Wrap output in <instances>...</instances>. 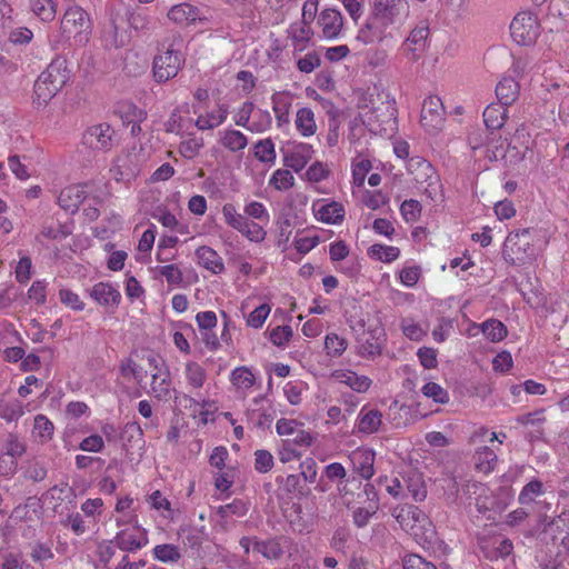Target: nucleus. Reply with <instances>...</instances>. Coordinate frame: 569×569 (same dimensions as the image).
<instances>
[{
    "label": "nucleus",
    "instance_id": "nucleus-1",
    "mask_svg": "<svg viewBox=\"0 0 569 569\" xmlns=\"http://www.w3.org/2000/svg\"><path fill=\"white\" fill-rule=\"evenodd\" d=\"M538 230L523 228L511 231L503 243L502 254L511 266H520L531 262L536 257L535 240Z\"/></svg>",
    "mask_w": 569,
    "mask_h": 569
},
{
    "label": "nucleus",
    "instance_id": "nucleus-2",
    "mask_svg": "<svg viewBox=\"0 0 569 569\" xmlns=\"http://www.w3.org/2000/svg\"><path fill=\"white\" fill-rule=\"evenodd\" d=\"M180 44V37H173L167 47L163 42L162 48L158 49L152 62V72L157 82L173 79L182 69L186 58L179 49Z\"/></svg>",
    "mask_w": 569,
    "mask_h": 569
},
{
    "label": "nucleus",
    "instance_id": "nucleus-3",
    "mask_svg": "<svg viewBox=\"0 0 569 569\" xmlns=\"http://www.w3.org/2000/svg\"><path fill=\"white\" fill-rule=\"evenodd\" d=\"M372 13L381 38L391 37L392 30L408 16L409 3L407 0H375Z\"/></svg>",
    "mask_w": 569,
    "mask_h": 569
},
{
    "label": "nucleus",
    "instance_id": "nucleus-4",
    "mask_svg": "<svg viewBox=\"0 0 569 569\" xmlns=\"http://www.w3.org/2000/svg\"><path fill=\"white\" fill-rule=\"evenodd\" d=\"M61 30L67 39L74 40V44L86 46L92 33L89 14L79 6L69 7L61 19Z\"/></svg>",
    "mask_w": 569,
    "mask_h": 569
},
{
    "label": "nucleus",
    "instance_id": "nucleus-5",
    "mask_svg": "<svg viewBox=\"0 0 569 569\" xmlns=\"http://www.w3.org/2000/svg\"><path fill=\"white\" fill-rule=\"evenodd\" d=\"M407 170L418 184L425 186V193L430 199H435L440 187V179L432 164L423 158L412 157L407 163Z\"/></svg>",
    "mask_w": 569,
    "mask_h": 569
},
{
    "label": "nucleus",
    "instance_id": "nucleus-6",
    "mask_svg": "<svg viewBox=\"0 0 569 569\" xmlns=\"http://www.w3.org/2000/svg\"><path fill=\"white\" fill-rule=\"evenodd\" d=\"M81 142L91 150L108 152L118 143V139L114 129L102 122L87 128Z\"/></svg>",
    "mask_w": 569,
    "mask_h": 569
},
{
    "label": "nucleus",
    "instance_id": "nucleus-7",
    "mask_svg": "<svg viewBox=\"0 0 569 569\" xmlns=\"http://www.w3.org/2000/svg\"><path fill=\"white\" fill-rule=\"evenodd\" d=\"M539 22L537 17L528 11L519 12L510 24L512 39L521 46H530L539 36Z\"/></svg>",
    "mask_w": 569,
    "mask_h": 569
},
{
    "label": "nucleus",
    "instance_id": "nucleus-8",
    "mask_svg": "<svg viewBox=\"0 0 569 569\" xmlns=\"http://www.w3.org/2000/svg\"><path fill=\"white\" fill-rule=\"evenodd\" d=\"M392 516L403 530L413 531L415 535H417L415 529H422L429 525V518L426 512L419 507L409 503L396 507Z\"/></svg>",
    "mask_w": 569,
    "mask_h": 569
},
{
    "label": "nucleus",
    "instance_id": "nucleus-9",
    "mask_svg": "<svg viewBox=\"0 0 569 569\" xmlns=\"http://www.w3.org/2000/svg\"><path fill=\"white\" fill-rule=\"evenodd\" d=\"M445 107L438 96L425 99L421 109V124L429 131L438 130L445 121Z\"/></svg>",
    "mask_w": 569,
    "mask_h": 569
},
{
    "label": "nucleus",
    "instance_id": "nucleus-10",
    "mask_svg": "<svg viewBox=\"0 0 569 569\" xmlns=\"http://www.w3.org/2000/svg\"><path fill=\"white\" fill-rule=\"evenodd\" d=\"M148 533L140 527L127 528L117 533L114 543L123 551L134 552L148 543Z\"/></svg>",
    "mask_w": 569,
    "mask_h": 569
},
{
    "label": "nucleus",
    "instance_id": "nucleus-11",
    "mask_svg": "<svg viewBox=\"0 0 569 569\" xmlns=\"http://www.w3.org/2000/svg\"><path fill=\"white\" fill-rule=\"evenodd\" d=\"M428 36L429 27L425 22H420L415 29L411 30L410 34L403 43V49L408 52L407 54L410 60H417L425 51Z\"/></svg>",
    "mask_w": 569,
    "mask_h": 569
},
{
    "label": "nucleus",
    "instance_id": "nucleus-12",
    "mask_svg": "<svg viewBox=\"0 0 569 569\" xmlns=\"http://www.w3.org/2000/svg\"><path fill=\"white\" fill-rule=\"evenodd\" d=\"M375 451L367 448H358L350 455L353 470L366 480H369L375 475Z\"/></svg>",
    "mask_w": 569,
    "mask_h": 569
},
{
    "label": "nucleus",
    "instance_id": "nucleus-13",
    "mask_svg": "<svg viewBox=\"0 0 569 569\" xmlns=\"http://www.w3.org/2000/svg\"><path fill=\"white\" fill-rule=\"evenodd\" d=\"M282 151L284 152V166L291 168L296 172L301 171L313 154L312 146L303 142L295 144L291 151H284L283 149Z\"/></svg>",
    "mask_w": 569,
    "mask_h": 569
},
{
    "label": "nucleus",
    "instance_id": "nucleus-14",
    "mask_svg": "<svg viewBox=\"0 0 569 569\" xmlns=\"http://www.w3.org/2000/svg\"><path fill=\"white\" fill-rule=\"evenodd\" d=\"M148 362L153 367L157 372L152 373L151 391L159 400H168L170 397V373L166 370L164 373L159 369L158 359L153 356L148 357Z\"/></svg>",
    "mask_w": 569,
    "mask_h": 569
},
{
    "label": "nucleus",
    "instance_id": "nucleus-15",
    "mask_svg": "<svg viewBox=\"0 0 569 569\" xmlns=\"http://www.w3.org/2000/svg\"><path fill=\"white\" fill-rule=\"evenodd\" d=\"M318 23L327 39L337 38L343 26L342 16L336 9H325L319 16Z\"/></svg>",
    "mask_w": 569,
    "mask_h": 569
},
{
    "label": "nucleus",
    "instance_id": "nucleus-16",
    "mask_svg": "<svg viewBox=\"0 0 569 569\" xmlns=\"http://www.w3.org/2000/svg\"><path fill=\"white\" fill-rule=\"evenodd\" d=\"M86 198L87 193L84 187L70 186L61 190L58 197V203L63 210L74 213Z\"/></svg>",
    "mask_w": 569,
    "mask_h": 569
},
{
    "label": "nucleus",
    "instance_id": "nucleus-17",
    "mask_svg": "<svg viewBox=\"0 0 569 569\" xmlns=\"http://www.w3.org/2000/svg\"><path fill=\"white\" fill-rule=\"evenodd\" d=\"M42 79L48 80L53 87L62 89V87L69 80V71L67 69V61L61 58H57L51 61L44 71L40 73Z\"/></svg>",
    "mask_w": 569,
    "mask_h": 569
},
{
    "label": "nucleus",
    "instance_id": "nucleus-18",
    "mask_svg": "<svg viewBox=\"0 0 569 569\" xmlns=\"http://www.w3.org/2000/svg\"><path fill=\"white\" fill-rule=\"evenodd\" d=\"M382 425V413L378 409L363 407L357 419V429L360 433L371 435Z\"/></svg>",
    "mask_w": 569,
    "mask_h": 569
},
{
    "label": "nucleus",
    "instance_id": "nucleus-19",
    "mask_svg": "<svg viewBox=\"0 0 569 569\" xmlns=\"http://www.w3.org/2000/svg\"><path fill=\"white\" fill-rule=\"evenodd\" d=\"M90 296L104 307H118L121 300L120 292L111 284L104 282L96 283L90 291Z\"/></svg>",
    "mask_w": 569,
    "mask_h": 569
},
{
    "label": "nucleus",
    "instance_id": "nucleus-20",
    "mask_svg": "<svg viewBox=\"0 0 569 569\" xmlns=\"http://www.w3.org/2000/svg\"><path fill=\"white\" fill-rule=\"evenodd\" d=\"M196 257L198 263L211 271L214 274H219L224 271V263L219 253L210 247L202 246L196 250Z\"/></svg>",
    "mask_w": 569,
    "mask_h": 569
},
{
    "label": "nucleus",
    "instance_id": "nucleus-21",
    "mask_svg": "<svg viewBox=\"0 0 569 569\" xmlns=\"http://www.w3.org/2000/svg\"><path fill=\"white\" fill-rule=\"evenodd\" d=\"M119 439L122 442V448L129 451L132 448H142L144 445L143 431L140 425L136 421L127 422L121 432Z\"/></svg>",
    "mask_w": 569,
    "mask_h": 569
},
{
    "label": "nucleus",
    "instance_id": "nucleus-22",
    "mask_svg": "<svg viewBox=\"0 0 569 569\" xmlns=\"http://www.w3.org/2000/svg\"><path fill=\"white\" fill-rule=\"evenodd\" d=\"M472 461L478 472L488 475L495 470L498 456L491 448L483 446L476 450L472 456Z\"/></svg>",
    "mask_w": 569,
    "mask_h": 569
},
{
    "label": "nucleus",
    "instance_id": "nucleus-23",
    "mask_svg": "<svg viewBox=\"0 0 569 569\" xmlns=\"http://www.w3.org/2000/svg\"><path fill=\"white\" fill-rule=\"evenodd\" d=\"M199 9L186 2L173 6L168 12V18L178 24L193 23L199 19Z\"/></svg>",
    "mask_w": 569,
    "mask_h": 569
},
{
    "label": "nucleus",
    "instance_id": "nucleus-24",
    "mask_svg": "<svg viewBox=\"0 0 569 569\" xmlns=\"http://www.w3.org/2000/svg\"><path fill=\"white\" fill-rule=\"evenodd\" d=\"M507 107L502 103H491L483 111V122L488 130L501 129L507 120Z\"/></svg>",
    "mask_w": 569,
    "mask_h": 569
},
{
    "label": "nucleus",
    "instance_id": "nucleus-25",
    "mask_svg": "<svg viewBox=\"0 0 569 569\" xmlns=\"http://www.w3.org/2000/svg\"><path fill=\"white\" fill-rule=\"evenodd\" d=\"M519 84L511 78H503L496 87L497 99L502 106H511L519 96Z\"/></svg>",
    "mask_w": 569,
    "mask_h": 569
},
{
    "label": "nucleus",
    "instance_id": "nucleus-26",
    "mask_svg": "<svg viewBox=\"0 0 569 569\" xmlns=\"http://www.w3.org/2000/svg\"><path fill=\"white\" fill-rule=\"evenodd\" d=\"M332 376L341 383L349 386L357 392H366L371 385V380L366 376H358L353 371L336 370Z\"/></svg>",
    "mask_w": 569,
    "mask_h": 569
},
{
    "label": "nucleus",
    "instance_id": "nucleus-27",
    "mask_svg": "<svg viewBox=\"0 0 569 569\" xmlns=\"http://www.w3.org/2000/svg\"><path fill=\"white\" fill-rule=\"evenodd\" d=\"M545 530L553 533V540H560L565 547L569 546V512L555 517Z\"/></svg>",
    "mask_w": 569,
    "mask_h": 569
},
{
    "label": "nucleus",
    "instance_id": "nucleus-28",
    "mask_svg": "<svg viewBox=\"0 0 569 569\" xmlns=\"http://www.w3.org/2000/svg\"><path fill=\"white\" fill-rule=\"evenodd\" d=\"M272 100V109L276 114L278 127H282L283 124H288L289 120V110L291 107V99L286 93H274L271 97Z\"/></svg>",
    "mask_w": 569,
    "mask_h": 569
},
{
    "label": "nucleus",
    "instance_id": "nucleus-29",
    "mask_svg": "<svg viewBox=\"0 0 569 569\" xmlns=\"http://www.w3.org/2000/svg\"><path fill=\"white\" fill-rule=\"evenodd\" d=\"M253 551L261 553L267 559H280L283 555V548L277 538L259 540L254 538Z\"/></svg>",
    "mask_w": 569,
    "mask_h": 569
},
{
    "label": "nucleus",
    "instance_id": "nucleus-30",
    "mask_svg": "<svg viewBox=\"0 0 569 569\" xmlns=\"http://www.w3.org/2000/svg\"><path fill=\"white\" fill-rule=\"evenodd\" d=\"M296 128L303 137L313 136L317 131L315 113L310 108H301L297 111Z\"/></svg>",
    "mask_w": 569,
    "mask_h": 569
},
{
    "label": "nucleus",
    "instance_id": "nucleus-31",
    "mask_svg": "<svg viewBox=\"0 0 569 569\" xmlns=\"http://www.w3.org/2000/svg\"><path fill=\"white\" fill-rule=\"evenodd\" d=\"M358 353L363 358H370L380 355L381 346L373 331L363 332L358 337Z\"/></svg>",
    "mask_w": 569,
    "mask_h": 569
},
{
    "label": "nucleus",
    "instance_id": "nucleus-32",
    "mask_svg": "<svg viewBox=\"0 0 569 569\" xmlns=\"http://www.w3.org/2000/svg\"><path fill=\"white\" fill-rule=\"evenodd\" d=\"M317 214L319 220L322 222L335 224L342 221L345 217V210L340 203L332 201L330 203L322 204L317 210Z\"/></svg>",
    "mask_w": 569,
    "mask_h": 569
},
{
    "label": "nucleus",
    "instance_id": "nucleus-33",
    "mask_svg": "<svg viewBox=\"0 0 569 569\" xmlns=\"http://www.w3.org/2000/svg\"><path fill=\"white\" fill-rule=\"evenodd\" d=\"M61 89L50 84L41 76L34 82V97L39 106L47 104Z\"/></svg>",
    "mask_w": 569,
    "mask_h": 569
},
{
    "label": "nucleus",
    "instance_id": "nucleus-34",
    "mask_svg": "<svg viewBox=\"0 0 569 569\" xmlns=\"http://www.w3.org/2000/svg\"><path fill=\"white\" fill-rule=\"evenodd\" d=\"M406 488L415 501H423L427 487L420 473L412 472L405 479Z\"/></svg>",
    "mask_w": 569,
    "mask_h": 569
},
{
    "label": "nucleus",
    "instance_id": "nucleus-35",
    "mask_svg": "<svg viewBox=\"0 0 569 569\" xmlns=\"http://www.w3.org/2000/svg\"><path fill=\"white\" fill-rule=\"evenodd\" d=\"M289 34L293 42L299 46V49L302 50L306 47V43L310 40L312 36V30L309 24V21L301 20L300 22L292 23L289 28Z\"/></svg>",
    "mask_w": 569,
    "mask_h": 569
},
{
    "label": "nucleus",
    "instance_id": "nucleus-36",
    "mask_svg": "<svg viewBox=\"0 0 569 569\" xmlns=\"http://www.w3.org/2000/svg\"><path fill=\"white\" fill-rule=\"evenodd\" d=\"M512 542L509 539L495 538L489 545L483 546L482 549L486 551L488 558H505L512 551Z\"/></svg>",
    "mask_w": 569,
    "mask_h": 569
},
{
    "label": "nucleus",
    "instance_id": "nucleus-37",
    "mask_svg": "<svg viewBox=\"0 0 569 569\" xmlns=\"http://www.w3.org/2000/svg\"><path fill=\"white\" fill-rule=\"evenodd\" d=\"M221 144L232 152L242 150L248 144L247 137L238 130H226L220 140Z\"/></svg>",
    "mask_w": 569,
    "mask_h": 569
},
{
    "label": "nucleus",
    "instance_id": "nucleus-38",
    "mask_svg": "<svg viewBox=\"0 0 569 569\" xmlns=\"http://www.w3.org/2000/svg\"><path fill=\"white\" fill-rule=\"evenodd\" d=\"M481 331L492 342L501 341L508 333L507 327L497 319L485 321L481 325Z\"/></svg>",
    "mask_w": 569,
    "mask_h": 569
},
{
    "label": "nucleus",
    "instance_id": "nucleus-39",
    "mask_svg": "<svg viewBox=\"0 0 569 569\" xmlns=\"http://www.w3.org/2000/svg\"><path fill=\"white\" fill-rule=\"evenodd\" d=\"M543 493V485L540 480L533 479L523 486L519 495V503L522 506L535 502L536 498Z\"/></svg>",
    "mask_w": 569,
    "mask_h": 569
},
{
    "label": "nucleus",
    "instance_id": "nucleus-40",
    "mask_svg": "<svg viewBox=\"0 0 569 569\" xmlns=\"http://www.w3.org/2000/svg\"><path fill=\"white\" fill-rule=\"evenodd\" d=\"M152 552L154 558L162 562H177L181 558L179 547L172 543L158 545Z\"/></svg>",
    "mask_w": 569,
    "mask_h": 569
},
{
    "label": "nucleus",
    "instance_id": "nucleus-41",
    "mask_svg": "<svg viewBox=\"0 0 569 569\" xmlns=\"http://www.w3.org/2000/svg\"><path fill=\"white\" fill-rule=\"evenodd\" d=\"M186 378L191 387L201 388L207 380V372L199 363L190 361L186 365Z\"/></svg>",
    "mask_w": 569,
    "mask_h": 569
},
{
    "label": "nucleus",
    "instance_id": "nucleus-42",
    "mask_svg": "<svg viewBox=\"0 0 569 569\" xmlns=\"http://www.w3.org/2000/svg\"><path fill=\"white\" fill-rule=\"evenodd\" d=\"M53 423L43 415H38L34 418L33 436L39 438L41 442L48 441L53 435Z\"/></svg>",
    "mask_w": 569,
    "mask_h": 569
},
{
    "label": "nucleus",
    "instance_id": "nucleus-43",
    "mask_svg": "<svg viewBox=\"0 0 569 569\" xmlns=\"http://www.w3.org/2000/svg\"><path fill=\"white\" fill-rule=\"evenodd\" d=\"M31 10L42 21H51L56 17V4L52 0H33Z\"/></svg>",
    "mask_w": 569,
    "mask_h": 569
},
{
    "label": "nucleus",
    "instance_id": "nucleus-44",
    "mask_svg": "<svg viewBox=\"0 0 569 569\" xmlns=\"http://www.w3.org/2000/svg\"><path fill=\"white\" fill-rule=\"evenodd\" d=\"M368 252L371 257H375L383 262H392L400 254L399 248L392 246H383L379 243L372 244L369 248Z\"/></svg>",
    "mask_w": 569,
    "mask_h": 569
},
{
    "label": "nucleus",
    "instance_id": "nucleus-45",
    "mask_svg": "<svg viewBox=\"0 0 569 569\" xmlns=\"http://www.w3.org/2000/svg\"><path fill=\"white\" fill-rule=\"evenodd\" d=\"M222 214L226 223L237 231L240 232L246 227L248 218L239 213L233 204L226 203L222 208Z\"/></svg>",
    "mask_w": 569,
    "mask_h": 569
},
{
    "label": "nucleus",
    "instance_id": "nucleus-46",
    "mask_svg": "<svg viewBox=\"0 0 569 569\" xmlns=\"http://www.w3.org/2000/svg\"><path fill=\"white\" fill-rule=\"evenodd\" d=\"M254 376L247 367H238L231 372V382L241 389H250L254 385Z\"/></svg>",
    "mask_w": 569,
    "mask_h": 569
},
{
    "label": "nucleus",
    "instance_id": "nucleus-47",
    "mask_svg": "<svg viewBox=\"0 0 569 569\" xmlns=\"http://www.w3.org/2000/svg\"><path fill=\"white\" fill-rule=\"evenodd\" d=\"M254 156L261 162H273L276 159L274 143L271 139L259 140L254 144Z\"/></svg>",
    "mask_w": 569,
    "mask_h": 569
},
{
    "label": "nucleus",
    "instance_id": "nucleus-48",
    "mask_svg": "<svg viewBox=\"0 0 569 569\" xmlns=\"http://www.w3.org/2000/svg\"><path fill=\"white\" fill-rule=\"evenodd\" d=\"M379 509L376 508V502H372L367 506L358 507L353 510L352 520L356 527L363 528L366 527L370 518L378 512Z\"/></svg>",
    "mask_w": 569,
    "mask_h": 569
},
{
    "label": "nucleus",
    "instance_id": "nucleus-49",
    "mask_svg": "<svg viewBox=\"0 0 569 569\" xmlns=\"http://www.w3.org/2000/svg\"><path fill=\"white\" fill-rule=\"evenodd\" d=\"M26 452V445L14 433H9L4 440L3 453L18 459Z\"/></svg>",
    "mask_w": 569,
    "mask_h": 569
},
{
    "label": "nucleus",
    "instance_id": "nucleus-50",
    "mask_svg": "<svg viewBox=\"0 0 569 569\" xmlns=\"http://www.w3.org/2000/svg\"><path fill=\"white\" fill-rule=\"evenodd\" d=\"M23 412V406L19 400L0 403V417L8 422L17 421Z\"/></svg>",
    "mask_w": 569,
    "mask_h": 569
},
{
    "label": "nucleus",
    "instance_id": "nucleus-51",
    "mask_svg": "<svg viewBox=\"0 0 569 569\" xmlns=\"http://www.w3.org/2000/svg\"><path fill=\"white\" fill-rule=\"evenodd\" d=\"M421 392L427 398H431L437 403H447L449 401V393L440 385L436 382H427Z\"/></svg>",
    "mask_w": 569,
    "mask_h": 569
},
{
    "label": "nucleus",
    "instance_id": "nucleus-52",
    "mask_svg": "<svg viewBox=\"0 0 569 569\" xmlns=\"http://www.w3.org/2000/svg\"><path fill=\"white\" fill-rule=\"evenodd\" d=\"M269 183L277 190H288L293 186L295 178L289 170L278 169L273 172Z\"/></svg>",
    "mask_w": 569,
    "mask_h": 569
},
{
    "label": "nucleus",
    "instance_id": "nucleus-53",
    "mask_svg": "<svg viewBox=\"0 0 569 569\" xmlns=\"http://www.w3.org/2000/svg\"><path fill=\"white\" fill-rule=\"evenodd\" d=\"M325 348L329 356L339 357L347 348V341L337 333H329L325 339Z\"/></svg>",
    "mask_w": 569,
    "mask_h": 569
},
{
    "label": "nucleus",
    "instance_id": "nucleus-54",
    "mask_svg": "<svg viewBox=\"0 0 569 569\" xmlns=\"http://www.w3.org/2000/svg\"><path fill=\"white\" fill-rule=\"evenodd\" d=\"M277 482H282L283 490L288 493H298L300 496H307L309 493V489H305L301 486L299 475H289L284 479L282 477H278Z\"/></svg>",
    "mask_w": 569,
    "mask_h": 569
},
{
    "label": "nucleus",
    "instance_id": "nucleus-55",
    "mask_svg": "<svg viewBox=\"0 0 569 569\" xmlns=\"http://www.w3.org/2000/svg\"><path fill=\"white\" fill-rule=\"evenodd\" d=\"M422 207L418 200H405L400 206V212L403 219L409 221H417L421 214Z\"/></svg>",
    "mask_w": 569,
    "mask_h": 569
},
{
    "label": "nucleus",
    "instance_id": "nucleus-56",
    "mask_svg": "<svg viewBox=\"0 0 569 569\" xmlns=\"http://www.w3.org/2000/svg\"><path fill=\"white\" fill-rule=\"evenodd\" d=\"M72 232L70 226L68 224H58L57 227L53 226H43L41 229V236H43L47 239L52 240H63L68 236H70Z\"/></svg>",
    "mask_w": 569,
    "mask_h": 569
},
{
    "label": "nucleus",
    "instance_id": "nucleus-57",
    "mask_svg": "<svg viewBox=\"0 0 569 569\" xmlns=\"http://www.w3.org/2000/svg\"><path fill=\"white\" fill-rule=\"evenodd\" d=\"M270 313V307L267 303L260 305L257 307L253 311H251L247 319V325L252 328H260L262 327L263 322L266 321L267 317Z\"/></svg>",
    "mask_w": 569,
    "mask_h": 569
},
{
    "label": "nucleus",
    "instance_id": "nucleus-58",
    "mask_svg": "<svg viewBox=\"0 0 569 569\" xmlns=\"http://www.w3.org/2000/svg\"><path fill=\"white\" fill-rule=\"evenodd\" d=\"M104 46L107 48H121L126 44V39L123 34H119V29L111 22L109 30L104 32L103 36Z\"/></svg>",
    "mask_w": 569,
    "mask_h": 569
},
{
    "label": "nucleus",
    "instance_id": "nucleus-59",
    "mask_svg": "<svg viewBox=\"0 0 569 569\" xmlns=\"http://www.w3.org/2000/svg\"><path fill=\"white\" fill-rule=\"evenodd\" d=\"M290 326H278L270 332V341L277 347H283L292 338Z\"/></svg>",
    "mask_w": 569,
    "mask_h": 569
},
{
    "label": "nucleus",
    "instance_id": "nucleus-60",
    "mask_svg": "<svg viewBox=\"0 0 569 569\" xmlns=\"http://www.w3.org/2000/svg\"><path fill=\"white\" fill-rule=\"evenodd\" d=\"M228 116V109L224 106L219 107L217 121H211L209 116L199 117L196 121V126L199 130H209L221 124Z\"/></svg>",
    "mask_w": 569,
    "mask_h": 569
},
{
    "label": "nucleus",
    "instance_id": "nucleus-61",
    "mask_svg": "<svg viewBox=\"0 0 569 569\" xmlns=\"http://www.w3.org/2000/svg\"><path fill=\"white\" fill-rule=\"evenodd\" d=\"M403 569H437L432 562L427 561L419 555L410 553L402 559Z\"/></svg>",
    "mask_w": 569,
    "mask_h": 569
},
{
    "label": "nucleus",
    "instance_id": "nucleus-62",
    "mask_svg": "<svg viewBox=\"0 0 569 569\" xmlns=\"http://www.w3.org/2000/svg\"><path fill=\"white\" fill-rule=\"evenodd\" d=\"M243 236H246L250 241L261 242L266 238V231L263 228L258 224L257 222H253L249 219H247L246 227L241 229L240 231Z\"/></svg>",
    "mask_w": 569,
    "mask_h": 569
},
{
    "label": "nucleus",
    "instance_id": "nucleus-63",
    "mask_svg": "<svg viewBox=\"0 0 569 569\" xmlns=\"http://www.w3.org/2000/svg\"><path fill=\"white\" fill-rule=\"evenodd\" d=\"M254 457V468L258 472L266 473L273 467V457L269 451L257 450Z\"/></svg>",
    "mask_w": 569,
    "mask_h": 569
},
{
    "label": "nucleus",
    "instance_id": "nucleus-64",
    "mask_svg": "<svg viewBox=\"0 0 569 569\" xmlns=\"http://www.w3.org/2000/svg\"><path fill=\"white\" fill-rule=\"evenodd\" d=\"M203 143L197 139H189L187 141H182L179 146V151L181 156L186 159H193L199 154L200 149Z\"/></svg>",
    "mask_w": 569,
    "mask_h": 569
}]
</instances>
